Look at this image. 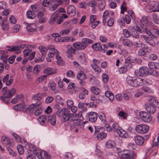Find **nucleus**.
I'll return each instance as SVG.
<instances>
[{
    "instance_id": "1",
    "label": "nucleus",
    "mask_w": 159,
    "mask_h": 159,
    "mask_svg": "<svg viewBox=\"0 0 159 159\" xmlns=\"http://www.w3.org/2000/svg\"><path fill=\"white\" fill-rule=\"evenodd\" d=\"M59 117L63 116L61 121L62 122H67L68 124L70 123L71 121L76 119L75 116L73 114L70 113L66 108H59L57 112Z\"/></svg>"
},
{
    "instance_id": "2",
    "label": "nucleus",
    "mask_w": 159,
    "mask_h": 159,
    "mask_svg": "<svg viewBox=\"0 0 159 159\" xmlns=\"http://www.w3.org/2000/svg\"><path fill=\"white\" fill-rule=\"evenodd\" d=\"M93 41L88 38H83L81 42H77L73 43V47L79 50H82L88 46V43L91 44Z\"/></svg>"
},
{
    "instance_id": "3",
    "label": "nucleus",
    "mask_w": 159,
    "mask_h": 159,
    "mask_svg": "<svg viewBox=\"0 0 159 159\" xmlns=\"http://www.w3.org/2000/svg\"><path fill=\"white\" fill-rule=\"evenodd\" d=\"M7 88L6 87H4L2 89V92L3 95L5 97H1V99L2 101H4L7 104L9 102V100L7 99L10 98H11L13 95L15 93L16 90L14 88L11 89L10 90H7Z\"/></svg>"
},
{
    "instance_id": "4",
    "label": "nucleus",
    "mask_w": 159,
    "mask_h": 159,
    "mask_svg": "<svg viewBox=\"0 0 159 159\" xmlns=\"http://www.w3.org/2000/svg\"><path fill=\"white\" fill-rule=\"evenodd\" d=\"M145 81L140 78L133 79V78L128 76L126 78V81L129 85L134 87H138L143 85Z\"/></svg>"
},
{
    "instance_id": "5",
    "label": "nucleus",
    "mask_w": 159,
    "mask_h": 159,
    "mask_svg": "<svg viewBox=\"0 0 159 159\" xmlns=\"http://www.w3.org/2000/svg\"><path fill=\"white\" fill-rule=\"evenodd\" d=\"M118 155L120 158V159H135L136 154L135 152L132 151L128 150H124L120 151Z\"/></svg>"
},
{
    "instance_id": "6",
    "label": "nucleus",
    "mask_w": 159,
    "mask_h": 159,
    "mask_svg": "<svg viewBox=\"0 0 159 159\" xmlns=\"http://www.w3.org/2000/svg\"><path fill=\"white\" fill-rule=\"evenodd\" d=\"M95 134H97V139L98 140H101L107 137V133L103 132L105 130L104 127L101 126H95Z\"/></svg>"
},
{
    "instance_id": "7",
    "label": "nucleus",
    "mask_w": 159,
    "mask_h": 159,
    "mask_svg": "<svg viewBox=\"0 0 159 159\" xmlns=\"http://www.w3.org/2000/svg\"><path fill=\"white\" fill-rule=\"evenodd\" d=\"M149 126L147 125L140 124L137 125L135 128V130L139 133L144 134L149 130Z\"/></svg>"
},
{
    "instance_id": "8",
    "label": "nucleus",
    "mask_w": 159,
    "mask_h": 159,
    "mask_svg": "<svg viewBox=\"0 0 159 159\" xmlns=\"http://www.w3.org/2000/svg\"><path fill=\"white\" fill-rule=\"evenodd\" d=\"M93 48L96 51L101 50L104 52L107 48V46L104 44H102L100 43H94L92 45Z\"/></svg>"
},
{
    "instance_id": "9",
    "label": "nucleus",
    "mask_w": 159,
    "mask_h": 159,
    "mask_svg": "<svg viewBox=\"0 0 159 159\" xmlns=\"http://www.w3.org/2000/svg\"><path fill=\"white\" fill-rule=\"evenodd\" d=\"M35 155L39 159H50V156L46 152L43 151L38 150L35 152Z\"/></svg>"
},
{
    "instance_id": "10",
    "label": "nucleus",
    "mask_w": 159,
    "mask_h": 159,
    "mask_svg": "<svg viewBox=\"0 0 159 159\" xmlns=\"http://www.w3.org/2000/svg\"><path fill=\"white\" fill-rule=\"evenodd\" d=\"M141 119L143 121L148 122L152 120V117L148 113L145 111H141L139 113Z\"/></svg>"
},
{
    "instance_id": "11",
    "label": "nucleus",
    "mask_w": 159,
    "mask_h": 159,
    "mask_svg": "<svg viewBox=\"0 0 159 159\" xmlns=\"http://www.w3.org/2000/svg\"><path fill=\"white\" fill-rule=\"evenodd\" d=\"M145 30L146 34L148 36L142 35L141 36V38L144 40L147 43L150 39H152L154 38V36L151 31L148 30L147 28L145 29Z\"/></svg>"
},
{
    "instance_id": "12",
    "label": "nucleus",
    "mask_w": 159,
    "mask_h": 159,
    "mask_svg": "<svg viewBox=\"0 0 159 159\" xmlns=\"http://www.w3.org/2000/svg\"><path fill=\"white\" fill-rule=\"evenodd\" d=\"M87 119L91 122H95L98 118L97 113L95 112L91 111L88 113L86 116Z\"/></svg>"
},
{
    "instance_id": "13",
    "label": "nucleus",
    "mask_w": 159,
    "mask_h": 159,
    "mask_svg": "<svg viewBox=\"0 0 159 159\" xmlns=\"http://www.w3.org/2000/svg\"><path fill=\"white\" fill-rule=\"evenodd\" d=\"M150 72H149L148 68L145 66L142 67L140 68L139 70L138 76L144 77L149 75Z\"/></svg>"
},
{
    "instance_id": "14",
    "label": "nucleus",
    "mask_w": 159,
    "mask_h": 159,
    "mask_svg": "<svg viewBox=\"0 0 159 159\" xmlns=\"http://www.w3.org/2000/svg\"><path fill=\"white\" fill-rule=\"evenodd\" d=\"M2 142L3 144L5 147L10 146L12 143V140L9 139L6 136H2L1 139Z\"/></svg>"
},
{
    "instance_id": "15",
    "label": "nucleus",
    "mask_w": 159,
    "mask_h": 159,
    "mask_svg": "<svg viewBox=\"0 0 159 159\" xmlns=\"http://www.w3.org/2000/svg\"><path fill=\"white\" fill-rule=\"evenodd\" d=\"M58 11H55L52 15L49 20V24L51 25L53 24L57 20H58Z\"/></svg>"
},
{
    "instance_id": "16",
    "label": "nucleus",
    "mask_w": 159,
    "mask_h": 159,
    "mask_svg": "<svg viewBox=\"0 0 159 159\" xmlns=\"http://www.w3.org/2000/svg\"><path fill=\"white\" fill-rule=\"evenodd\" d=\"M120 40L124 46L131 47L133 45L132 41L129 39H126L124 37H122L120 39Z\"/></svg>"
},
{
    "instance_id": "17",
    "label": "nucleus",
    "mask_w": 159,
    "mask_h": 159,
    "mask_svg": "<svg viewBox=\"0 0 159 159\" xmlns=\"http://www.w3.org/2000/svg\"><path fill=\"white\" fill-rule=\"evenodd\" d=\"M24 101V99L23 95L21 94H19L16 96L14 98H12L11 101V102L13 104H16L17 102H23Z\"/></svg>"
},
{
    "instance_id": "18",
    "label": "nucleus",
    "mask_w": 159,
    "mask_h": 159,
    "mask_svg": "<svg viewBox=\"0 0 159 159\" xmlns=\"http://www.w3.org/2000/svg\"><path fill=\"white\" fill-rule=\"evenodd\" d=\"M134 140L136 144L141 146L144 143V138L141 136L137 135L134 137Z\"/></svg>"
},
{
    "instance_id": "19",
    "label": "nucleus",
    "mask_w": 159,
    "mask_h": 159,
    "mask_svg": "<svg viewBox=\"0 0 159 159\" xmlns=\"http://www.w3.org/2000/svg\"><path fill=\"white\" fill-rule=\"evenodd\" d=\"M57 72V69L55 68L48 67L45 69L43 71L44 74L48 75H51L55 74Z\"/></svg>"
},
{
    "instance_id": "20",
    "label": "nucleus",
    "mask_w": 159,
    "mask_h": 159,
    "mask_svg": "<svg viewBox=\"0 0 159 159\" xmlns=\"http://www.w3.org/2000/svg\"><path fill=\"white\" fill-rule=\"evenodd\" d=\"M0 25L1 26L2 29L5 30H7L9 28V23L6 19L0 21Z\"/></svg>"
},
{
    "instance_id": "21",
    "label": "nucleus",
    "mask_w": 159,
    "mask_h": 159,
    "mask_svg": "<svg viewBox=\"0 0 159 159\" xmlns=\"http://www.w3.org/2000/svg\"><path fill=\"white\" fill-rule=\"evenodd\" d=\"M75 121L73 122L70 125V129H74L79 127L81 125V122L79 120H77L76 119L75 120L73 121Z\"/></svg>"
},
{
    "instance_id": "22",
    "label": "nucleus",
    "mask_w": 159,
    "mask_h": 159,
    "mask_svg": "<svg viewBox=\"0 0 159 159\" xmlns=\"http://www.w3.org/2000/svg\"><path fill=\"white\" fill-rule=\"evenodd\" d=\"M145 108L146 110L152 114H154L156 111V107L150 104H147L145 105Z\"/></svg>"
},
{
    "instance_id": "23",
    "label": "nucleus",
    "mask_w": 159,
    "mask_h": 159,
    "mask_svg": "<svg viewBox=\"0 0 159 159\" xmlns=\"http://www.w3.org/2000/svg\"><path fill=\"white\" fill-rule=\"evenodd\" d=\"M67 12L71 16H73L76 13V10L75 6L73 5H70L67 8Z\"/></svg>"
},
{
    "instance_id": "24",
    "label": "nucleus",
    "mask_w": 159,
    "mask_h": 159,
    "mask_svg": "<svg viewBox=\"0 0 159 159\" xmlns=\"http://www.w3.org/2000/svg\"><path fill=\"white\" fill-rule=\"evenodd\" d=\"M9 76V75L8 74L4 76L2 79V82L3 83H6V85L7 86L10 85L13 81V80L12 79H10L9 80H8Z\"/></svg>"
},
{
    "instance_id": "25",
    "label": "nucleus",
    "mask_w": 159,
    "mask_h": 159,
    "mask_svg": "<svg viewBox=\"0 0 159 159\" xmlns=\"http://www.w3.org/2000/svg\"><path fill=\"white\" fill-rule=\"evenodd\" d=\"M48 116L47 117L46 116L42 115L40 116L39 118V122L41 125H44L45 124H46V123L48 122Z\"/></svg>"
},
{
    "instance_id": "26",
    "label": "nucleus",
    "mask_w": 159,
    "mask_h": 159,
    "mask_svg": "<svg viewBox=\"0 0 159 159\" xmlns=\"http://www.w3.org/2000/svg\"><path fill=\"white\" fill-rule=\"evenodd\" d=\"M129 29L130 31L131 32L132 36L136 39H138L139 38V35L137 30L134 28L132 27H130Z\"/></svg>"
},
{
    "instance_id": "27",
    "label": "nucleus",
    "mask_w": 159,
    "mask_h": 159,
    "mask_svg": "<svg viewBox=\"0 0 159 159\" xmlns=\"http://www.w3.org/2000/svg\"><path fill=\"white\" fill-rule=\"evenodd\" d=\"M22 102V103L17 104L13 107V108L17 111H21L23 110L25 107V103L24 101Z\"/></svg>"
},
{
    "instance_id": "28",
    "label": "nucleus",
    "mask_w": 159,
    "mask_h": 159,
    "mask_svg": "<svg viewBox=\"0 0 159 159\" xmlns=\"http://www.w3.org/2000/svg\"><path fill=\"white\" fill-rule=\"evenodd\" d=\"M48 122H49L52 125H55L56 124V115H53L51 116H48Z\"/></svg>"
},
{
    "instance_id": "29",
    "label": "nucleus",
    "mask_w": 159,
    "mask_h": 159,
    "mask_svg": "<svg viewBox=\"0 0 159 159\" xmlns=\"http://www.w3.org/2000/svg\"><path fill=\"white\" fill-rule=\"evenodd\" d=\"M55 54L56 56L58 55L59 52L57 50L53 48L51 49V52L48 53V56L49 58H52L54 56Z\"/></svg>"
},
{
    "instance_id": "30",
    "label": "nucleus",
    "mask_w": 159,
    "mask_h": 159,
    "mask_svg": "<svg viewBox=\"0 0 159 159\" xmlns=\"http://www.w3.org/2000/svg\"><path fill=\"white\" fill-rule=\"evenodd\" d=\"M91 92L94 94L98 95L101 92L100 89H99L97 86H92L91 88Z\"/></svg>"
},
{
    "instance_id": "31",
    "label": "nucleus",
    "mask_w": 159,
    "mask_h": 159,
    "mask_svg": "<svg viewBox=\"0 0 159 159\" xmlns=\"http://www.w3.org/2000/svg\"><path fill=\"white\" fill-rule=\"evenodd\" d=\"M105 95L108 98L111 102L113 101L114 96L113 93L110 91H106L105 93Z\"/></svg>"
},
{
    "instance_id": "32",
    "label": "nucleus",
    "mask_w": 159,
    "mask_h": 159,
    "mask_svg": "<svg viewBox=\"0 0 159 159\" xmlns=\"http://www.w3.org/2000/svg\"><path fill=\"white\" fill-rule=\"evenodd\" d=\"M120 136L122 138H126L127 134V132L121 128L117 132Z\"/></svg>"
},
{
    "instance_id": "33",
    "label": "nucleus",
    "mask_w": 159,
    "mask_h": 159,
    "mask_svg": "<svg viewBox=\"0 0 159 159\" xmlns=\"http://www.w3.org/2000/svg\"><path fill=\"white\" fill-rule=\"evenodd\" d=\"M77 78L79 80H85L87 78L86 75L83 72H81L78 74Z\"/></svg>"
},
{
    "instance_id": "34",
    "label": "nucleus",
    "mask_w": 159,
    "mask_h": 159,
    "mask_svg": "<svg viewBox=\"0 0 159 159\" xmlns=\"http://www.w3.org/2000/svg\"><path fill=\"white\" fill-rule=\"evenodd\" d=\"M130 61H129L127 59H126L125 61V64L124 65V66L127 68L129 71L132 67V65Z\"/></svg>"
},
{
    "instance_id": "35",
    "label": "nucleus",
    "mask_w": 159,
    "mask_h": 159,
    "mask_svg": "<svg viewBox=\"0 0 159 159\" xmlns=\"http://www.w3.org/2000/svg\"><path fill=\"white\" fill-rule=\"evenodd\" d=\"M39 49L42 53V57H44L47 52V49L44 47L40 46L39 47Z\"/></svg>"
},
{
    "instance_id": "36",
    "label": "nucleus",
    "mask_w": 159,
    "mask_h": 159,
    "mask_svg": "<svg viewBox=\"0 0 159 159\" xmlns=\"http://www.w3.org/2000/svg\"><path fill=\"white\" fill-rule=\"evenodd\" d=\"M35 25L33 24L28 25L26 27L27 30L29 32H35L36 30Z\"/></svg>"
},
{
    "instance_id": "37",
    "label": "nucleus",
    "mask_w": 159,
    "mask_h": 159,
    "mask_svg": "<svg viewBox=\"0 0 159 159\" xmlns=\"http://www.w3.org/2000/svg\"><path fill=\"white\" fill-rule=\"evenodd\" d=\"M109 17V14L107 11H105L103 13L102 18V23L103 25H105L106 23L107 19Z\"/></svg>"
},
{
    "instance_id": "38",
    "label": "nucleus",
    "mask_w": 159,
    "mask_h": 159,
    "mask_svg": "<svg viewBox=\"0 0 159 159\" xmlns=\"http://www.w3.org/2000/svg\"><path fill=\"white\" fill-rule=\"evenodd\" d=\"M91 66L92 69L95 72H96L98 73H99L101 72V70L100 68L96 64H93L91 65Z\"/></svg>"
},
{
    "instance_id": "39",
    "label": "nucleus",
    "mask_w": 159,
    "mask_h": 159,
    "mask_svg": "<svg viewBox=\"0 0 159 159\" xmlns=\"http://www.w3.org/2000/svg\"><path fill=\"white\" fill-rule=\"evenodd\" d=\"M42 95L40 93H38L34 95L32 99L35 101H40L42 99Z\"/></svg>"
},
{
    "instance_id": "40",
    "label": "nucleus",
    "mask_w": 159,
    "mask_h": 159,
    "mask_svg": "<svg viewBox=\"0 0 159 159\" xmlns=\"http://www.w3.org/2000/svg\"><path fill=\"white\" fill-rule=\"evenodd\" d=\"M112 130L115 132H117L121 128L117 123H114L112 125Z\"/></svg>"
},
{
    "instance_id": "41",
    "label": "nucleus",
    "mask_w": 159,
    "mask_h": 159,
    "mask_svg": "<svg viewBox=\"0 0 159 159\" xmlns=\"http://www.w3.org/2000/svg\"><path fill=\"white\" fill-rule=\"evenodd\" d=\"M27 17L31 19L34 18L35 16V14L31 11H28L27 12Z\"/></svg>"
},
{
    "instance_id": "42",
    "label": "nucleus",
    "mask_w": 159,
    "mask_h": 159,
    "mask_svg": "<svg viewBox=\"0 0 159 159\" xmlns=\"http://www.w3.org/2000/svg\"><path fill=\"white\" fill-rule=\"evenodd\" d=\"M114 144V143L113 141L109 140L106 142V145L107 148H111L113 147Z\"/></svg>"
},
{
    "instance_id": "43",
    "label": "nucleus",
    "mask_w": 159,
    "mask_h": 159,
    "mask_svg": "<svg viewBox=\"0 0 159 159\" xmlns=\"http://www.w3.org/2000/svg\"><path fill=\"white\" fill-rule=\"evenodd\" d=\"M17 148L19 154L20 155H23L24 152L23 147L21 145H19L17 146Z\"/></svg>"
},
{
    "instance_id": "44",
    "label": "nucleus",
    "mask_w": 159,
    "mask_h": 159,
    "mask_svg": "<svg viewBox=\"0 0 159 159\" xmlns=\"http://www.w3.org/2000/svg\"><path fill=\"white\" fill-rule=\"evenodd\" d=\"M105 7V3L104 1L99 3L98 4V8L100 11H103Z\"/></svg>"
},
{
    "instance_id": "45",
    "label": "nucleus",
    "mask_w": 159,
    "mask_h": 159,
    "mask_svg": "<svg viewBox=\"0 0 159 159\" xmlns=\"http://www.w3.org/2000/svg\"><path fill=\"white\" fill-rule=\"evenodd\" d=\"M56 58L57 59V63L59 65H61L63 64V61L61 57L59 55L56 56Z\"/></svg>"
},
{
    "instance_id": "46",
    "label": "nucleus",
    "mask_w": 159,
    "mask_h": 159,
    "mask_svg": "<svg viewBox=\"0 0 159 159\" xmlns=\"http://www.w3.org/2000/svg\"><path fill=\"white\" fill-rule=\"evenodd\" d=\"M43 112V109L41 107H39L35 111L34 114L35 116H37L41 115Z\"/></svg>"
},
{
    "instance_id": "47",
    "label": "nucleus",
    "mask_w": 159,
    "mask_h": 159,
    "mask_svg": "<svg viewBox=\"0 0 159 159\" xmlns=\"http://www.w3.org/2000/svg\"><path fill=\"white\" fill-rule=\"evenodd\" d=\"M48 86L52 90H55L56 89V84L53 82L50 83L48 85Z\"/></svg>"
},
{
    "instance_id": "48",
    "label": "nucleus",
    "mask_w": 159,
    "mask_h": 159,
    "mask_svg": "<svg viewBox=\"0 0 159 159\" xmlns=\"http://www.w3.org/2000/svg\"><path fill=\"white\" fill-rule=\"evenodd\" d=\"M53 98L51 96H47L45 99V102L46 103H50L53 100Z\"/></svg>"
},
{
    "instance_id": "49",
    "label": "nucleus",
    "mask_w": 159,
    "mask_h": 159,
    "mask_svg": "<svg viewBox=\"0 0 159 159\" xmlns=\"http://www.w3.org/2000/svg\"><path fill=\"white\" fill-rule=\"evenodd\" d=\"M118 115L120 117L122 118L123 119H126L127 116V114L125 113L123 111H120L118 113Z\"/></svg>"
},
{
    "instance_id": "50",
    "label": "nucleus",
    "mask_w": 159,
    "mask_h": 159,
    "mask_svg": "<svg viewBox=\"0 0 159 159\" xmlns=\"http://www.w3.org/2000/svg\"><path fill=\"white\" fill-rule=\"evenodd\" d=\"M127 147L130 150L131 149L134 150L136 148L137 145L136 144L131 143L128 144Z\"/></svg>"
},
{
    "instance_id": "51",
    "label": "nucleus",
    "mask_w": 159,
    "mask_h": 159,
    "mask_svg": "<svg viewBox=\"0 0 159 159\" xmlns=\"http://www.w3.org/2000/svg\"><path fill=\"white\" fill-rule=\"evenodd\" d=\"M18 47H16V46H9L7 47V50L11 52L16 51V48Z\"/></svg>"
},
{
    "instance_id": "52",
    "label": "nucleus",
    "mask_w": 159,
    "mask_h": 159,
    "mask_svg": "<svg viewBox=\"0 0 159 159\" xmlns=\"http://www.w3.org/2000/svg\"><path fill=\"white\" fill-rule=\"evenodd\" d=\"M16 47H18V48H16V52L17 53H19L20 52V49H23L25 48V47H27V45L25 44H23L20 45V46H16Z\"/></svg>"
},
{
    "instance_id": "53",
    "label": "nucleus",
    "mask_w": 159,
    "mask_h": 159,
    "mask_svg": "<svg viewBox=\"0 0 159 159\" xmlns=\"http://www.w3.org/2000/svg\"><path fill=\"white\" fill-rule=\"evenodd\" d=\"M102 76L103 82L105 83H107L109 79L108 75L106 74L103 73Z\"/></svg>"
},
{
    "instance_id": "54",
    "label": "nucleus",
    "mask_w": 159,
    "mask_h": 159,
    "mask_svg": "<svg viewBox=\"0 0 159 159\" xmlns=\"http://www.w3.org/2000/svg\"><path fill=\"white\" fill-rule=\"evenodd\" d=\"M156 5H153L150 6L148 7V11L149 12H152V11H157L156 10Z\"/></svg>"
},
{
    "instance_id": "55",
    "label": "nucleus",
    "mask_w": 159,
    "mask_h": 159,
    "mask_svg": "<svg viewBox=\"0 0 159 159\" xmlns=\"http://www.w3.org/2000/svg\"><path fill=\"white\" fill-rule=\"evenodd\" d=\"M76 51V49L72 47H69L68 48L67 51V52L69 54H70L72 53H74Z\"/></svg>"
},
{
    "instance_id": "56",
    "label": "nucleus",
    "mask_w": 159,
    "mask_h": 159,
    "mask_svg": "<svg viewBox=\"0 0 159 159\" xmlns=\"http://www.w3.org/2000/svg\"><path fill=\"white\" fill-rule=\"evenodd\" d=\"M97 6V2L94 1H91L89 3V6L90 7L94 8Z\"/></svg>"
},
{
    "instance_id": "57",
    "label": "nucleus",
    "mask_w": 159,
    "mask_h": 159,
    "mask_svg": "<svg viewBox=\"0 0 159 159\" xmlns=\"http://www.w3.org/2000/svg\"><path fill=\"white\" fill-rule=\"evenodd\" d=\"M123 34L125 37L127 38L130 37L131 35L130 32L126 29L123 30Z\"/></svg>"
},
{
    "instance_id": "58",
    "label": "nucleus",
    "mask_w": 159,
    "mask_h": 159,
    "mask_svg": "<svg viewBox=\"0 0 159 159\" xmlns=\"http://www.w3.org/2000/svg\"><path fill=\"white\" fill-rule=\"evenodd\" d=\"M146 52L143 49H139L138 52V55L140 56H142L146 54Z\"/></svg>"
},
{
    "instance_id": "59",
    "label": "nucleus",
    "mask_w": 159,
    "mask_h": 159,
    "mask_svg": "<svg viewBox=\"0 0 159 159\" xmlns=\"http://www.w3.org/2000/svg\"><path fill=\"white\" fill-rule=\"evenodd\" d=\"M40 69V66L38 65L35 66L33 68V71L35 74H38L39 72Z\"/></svg>"
},
{
    "instance_id": "60",
    "label": "nucleus",
    "mask_w": 159,
    "mask_h": 159,
    "mask_svg": "<svg viewBox=\"0 0 159 159\" xmlns=\"http://www.w3.org/2000/svg\"><path fill=\"white\" fill-rule=\"evenodd\" d=\"M99 117L102 121H105V116L103 113L102 112H100L99 114Z\"/></svg>"
},
{
    "instance_id": "61",
    "label": "nucleus",
    "mask_w": 159,
    "mask_h": 159,
    "mask_svg": "<svg viewBox=\"0 0 159 159\" xmlns=\"http://www.w3.org/2000/svg\"><path fill=\"white\" fill-rule=\"evenodd\" d=\"M128 71H129L127 69V68H125L124 66L120 68L119 70V72L121 74L125 73Z\"/></svg>"
},
{
    "instance_id": "62",
    "label": "nucleus",
    "mask_w": 159,
    "mask_h": 159,
    "mask_svg": "<svg viewBox=\"0 0 159 159\" xmlns=\"http://www.w3.org/2000/svg\"><path fill=\"white\" fill-rule=\"evenodd\" d=\"M146 28L145 27L144 28H143L142 27H140L138 26H136V29L137 31L139 33L142 34L145 32V29Z\"/></svg>"
},
{
    "instance_id": "63",
    "label": "nucleus",
    "mask_w": 159,
    "mask_h": 159,
    "mask_svg": "<svg viewBox=\"0 0 159 159\" xmlns=\"http://www.w3.org/2000/svg\"><path fill=\"white\" fill-rule=\"evenodd\" d=\"M79 59L82 62L85 61V56L84 53H82L79 55Z\"/></svg>"
},
{
    "instance_id": "64",
    "label": "nucleus",
    "mask_w": 159,
    "mask_h": 159,
    "mask_svg": "<svg viewBox=\"0 0 159 159\" xmlns=\"http://www.w3.org/2000/svg\"><path fill=\"white\" fill-rule=\"evenodd\" d=\"M66 104L67 107L68 108H70L73 105L74 102L71 100L68 99L67 101Z\"/></svg>"
}]
</instances>
